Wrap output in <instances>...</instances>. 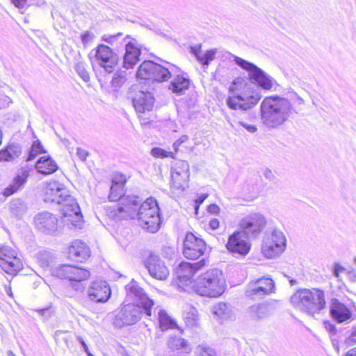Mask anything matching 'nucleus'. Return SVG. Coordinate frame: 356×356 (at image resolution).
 I'll list each match as a JSON object with an SVG mask.
<instances>
[{
	"mask_svg": "<svg viewBox=\"0 0 356 356\" xmlns=\"http://www.w3.org/2000/svg\"><path fill=\"white\" fill-rule=\"evenodd\" d=\"M120 213H124L121 218H137L139 225L147 232L156 233L160 229L159 207L155 199L147 198L141 203L138 196H127L121 199Z\"/></svg>",
	"mask_w": 356,
	"mask_h": 356,
	"instance_id": "f257e3e1",
	"label": "nucleus"
},
{
	"mask_svg": "<svg viewBox=\"0 0 356 356\" xmlns=\"http://www.w3.org/2000/svg\"><path fill=\"white\" fill-rule=\"evenodd\" d=\"M44 200L59 204L65 222L74 228H81L83 216L80 207L64 184L57 181L48 183L44 189Z\"/></svg>",
	"mask_w": 356,
	"mask_h": 356,
	"instance_id": "f03ea898",
	"label": "nucleus"
},
{
	"mask_svg": "<svg viewBox=\"0 0 356 356\" xmlns=\"http://www.w3.org/2000/svg\"><path fill=\"white\" fill-rule=\"evenodd\" d=\"M293 111L291 102L279 95L266 97L260 105L261 123L269 129H276L284 124Z\"/></svg>",
	"mask_w": 356,
	"mask_h": 356,
	"instance_id": "7ed1b4c3",
	"label": "nucleus"
},
{
	"mask_svg": "<svg viewBox=\"0 0 356 356\" xmlns=\"http://www.w3.org/2000/svg\"><path fill=\"white\" fill-rule=\"evenodd\" d=\"M232 94L226 99L227 106L234 111L246 112L254 108L261 99V91L241 77L235 79L229 88Z\"/></svg>",
	"mask_w": 356,
	"mask_h": 356,
	"instance_id": "20e7f679",
	"label": "nucleus"
},
{
	"mask_svg": "<svg viewBox=\"0 0 356 356\" xmlns=\"http://www.w3.org/2000/svg\"><path fill=\"white\" fill-rule=\"evenodd\" d=\"M290 302L293 307L312 316L326 307L325 291L318 288L299 289L291 296Z\"/></svg>",
	"mask_w": 356,
	"mask_h": 356,
	"instance_id": "39448f33",
	"label": "nucleus"
},
{
	"mask_svg": "<svg viewBox=\"0 0 356 356\" xmlns=\"http://www.w3.org/2000/svg\"><path fill=\"white\" fill-rule=\"evenodd\" d=\"M192 288L200 296L216 298L225 291L226 282L222 272L213 268L199 275L194 281Z\"/></svg>",
	"mask_w": 356,
	"mask_h": 356,
	"instance_id": "423d86ee",
	"label": "nucleus"
},
{
	"mask_svg": "<svg viewBox=\"0 0 356 356\" xmlns=\"http://www.w3.org/2000/svg\"><path fill=\"white\" fill-rule=\"evenodd\" d=\"M234 61L238 66L248 72V79L252 83H256L266 90H275L274 87L277 86L276 80L263 70L254 63L236 56H234Z\"/></svg>",
	"mask_w": 356,
	"mask_h": 356,
	"instance_id": "0eeeda50",
	"label": "nucleus"
},
{
	"mask_svg": "<svg viewBox=\"0 0 356 356\" xmlns=\"http://www.w3.org/2000/svg\"><path fill=\"white\" fill-rule=\"evenodd\" d=\"M173 73H176L174 65L170 64L165 67L152 60H145L137 71V77L141 79L163 82L168 81Z\"/></svg>",
	"mask_w": 356,
	"mask_h": 356,
	"instance_id": "6e6552de",
	"label": "nucleus"
},
{
	"mask_svg": "<svg viewBox=\"0 0 356 356\" xmlns=\"http://www.w3.org/2000/svg\"><path fill=\"white\" fill-rule=\"evenodd\" d=\"M286 243L284 233L280 229H274L270 235L264 238L261 253L266 258H275L284 252Z\"/></svg>",
	"mask_w": 356,
	"mask_h": 356,
	"instance_id": "1a4fd4ad",
	"label": "nucleus"
},
{
	"mask_svg": "<svg viewBox=\"0 0 356 356\" xmlns=\"http://www.w3.org/2000/svg\"><path fill=\"white\" fill-rule=\"evenodd\" d=\"M266 223V218L263 214L252 213L243 217L239 225L241 232L247 237L255 238L263 231Z\"/></svg>",
	"mask_w": 356,
	"mask_h": 356,
	"instance_id": "9d476101",
	"label": "nucleus"
},
{
	"mask_svg": "<svg viewBox=\"0 0 356 356\" xmlns=\"http://www.w3.org/2000/svg\"><path fill=\"white\" fill-rule=\"evenodd\" d=\"M51 274L60 279L81 282L89 278V270L69 264H60L52 268Z\"/></svg>",
	"mask_w": 356,
	"mask_h": 356,
	"instance_id": "9b49d317",
	"label": "nucleus"
},
{
	"mask_svg": "<svg viewBox=\"0 0 356 356\" xmlns=\"http://www.w3.org/2000/svg\"><path fill=\"white\" fill-rule=\"evenodd\" d=\"M0 268L10 275H15L22 268L16 251L8 245H0Z\"/></svg>",
	"mask_w": 356,
	"mask_h": 356,
	"instance_id": "f8f14e48",
	"label": "nucleus"
},
{
	"mask_svg": "<svg viewBox=\"0 0 356 356\" xmlns=\"http://www.w3.org/2000/svg\"><path fill=\"white\" fill-rule=\"evenodd\" d=\"M183 245L184 256L192 260L199 259L204 254L207 249L204 241L191 232L186 233Z\"/></svg>",
	"mask_w": 356,
	"mask_h": 356,
	"instance_id": "ddd939ff",
	"label": "nucleus"
},
{
	"mask_svg": "<svg viewBox=\"0 0 356 356\" xmlns=\"http://www.w3.org/2000/svg\"><path fill=\"white\" fill-rule=\"evenodd\" d=\"M274 288L273 280L264 277L250 282L245 294L252 299H260L273 292Z\"/></svg>",
	"mask_w": 356,
	"mask_h": 356,
	"instance_id": "4468645a",
	"label": "nucleus"
},
{
	"mask_svg": "<svg viewBox=\"0 0 356 356\" xmlns=\"http://www.w3.org/2000/svg\"><path fill=\"white\" fill-rule=\"evenodd\" d=\"M143 312L144 310L141 305H124L117 315L115 323L120 326L133 325L140 319Z\"/></svg>",
	"mask_w": 356,
	"mask_h": 356,
	"instance_id": "2eb2a0df",
	"label": "nucleus"
},
{
	"mask_svg": "<svg viewBox=\"0 0 356 356\" xmlns=\"http://www.w3.org/2000/svg\"><path fill=\"white\" fill-rule=\"evenodd\" d=\"M127 296L136 298V303L141 305L144 313L148 316H152V307L154 305V301L150 299L144 292L143 289L139 286L135 281H131L126 286Z\"/></svg>",
	"mask_w": 356,
	"mask_h": 356,
	"instance_id": "dca6fc26",
	"label": "nucleus"
},
{
	"mask_svg": "<svg viewBox=\"0 0 356 356\" xmlns=\"http://www.w3.org/2000/svg\"><path fill=\"white\" fill-rule=\"evenodd\" d=\"M95 58L98 64L108 73L114 71L118 61L116 54L108 46L102 44L95 49Z\"/></svg>",
	"mask_w": 356,
	"mask_h": 356,
	"instance_id": "f3484780",
	"label": "nucleus"
},
{
	"mask_svg": "<svg viewBox=\"0 0 356 356\" xmlns=\"http://www.w3.org/2000/svg\"><path fill=\"white\" fill-rule=\"evenodd\" d=\"M189 165L185 161H177L171 170V187L183 191L189 180Z\"/></svg>",
	"mask_w": 356,
	"mask_h": 356,
	"instance_id": "a211bd4d",
	"label": "nucleus"
},
{
	"mask_svg": "<svg viewBox=\"0 0 356 356\" xmlns=\"http://www.w3.org/2000/svg\"><path fill=\"white\" fill-rule=\"evenodd\" d=\"M87 293L89 299L97 303L106 302L111 296V287L108 282L104 280L92 282Z\"/></svg>",
	"mask_w": 356,
	"mask_h": 356,
	"instance_id": "6ab92c4d",
	"label": "nucleus"
},
{
	"mask_svg": "<svg viewBox=\"0 0 356 356\" xmlns=\"http://www.w3.org/2000/svg\"><path fill=\"white\" fill-rule=\"evenodd\" d=\"M145 266L150 275L159 280H165L169 275V270L164 261L157 255L150 254L145 261Z\"/></svg>",
	"mask_w": 356,
	"mask_h": 356,
	"instance_id": "aec40b11",
	"label": "nucleus"
},
{
	"mask_svg": "<svg viewBox=\"0 0 356 356\" xmlns=\"http://www.w3.org/2000/svg\"><path fill=\"white\" fill-rule=\"evenodd\" d=\"M126 182L125 177L123 175H120L118 177H115L112 180V185L110 188V194L108 195V200L111 202H115L119 200L118 204L113 207V216L119 219L122 218V215L124 213H120L118 208L121 206V199L128 195H124V184Z\"/></svg>",
	"mask_w": 356,
	"mask_h": 356,
	"instance_id": "412c9836",
	"label": "nucleus"
},
{
	"mask_svg": "<svg viewBox=\"0 0 356 356\" xmlns=\"http://www.w3.org/2000/svg\"><path fill=\"white\" fill-rule=\"evenodd\" d=\"M226 246L232 253L242 256L246 255L250 250V244L242 238V232L238 231L229 237Z\"/></svg>",
	"mask_w": 356,
	"mask_h": 356,
	"instance_id": "4be33fe9",
	"label": "nucleus"
},
{
	"mask_svg": "<svg viewBox=\"0 0 356 356\" xmlns=\"http://www.w3.org/2000/svg\"><path fill=\"white\" fill-rule=\"evenodd\" d=\"M330 316L338 323H341L351 318L350 309L337 298H333L330 302Z\"/></svg>",
	"mask_w": 356,
	"mask_h": 356,
	"instance_id": "5701e85b",
	"label": "nucleus"
},
{
	"mask_svg": "<svg viewBox=\"0 0 356 356\" xmlns=\"http://www.w3.org/2000/svg\"><path fill=\"white\" fill-rule=\"evenodd\" d=\"M35 224L43 232L53 233L57 230L58 219L51 213L42 212L35 216Z\"/></svg>",
	"mask_w": 356,
	"mask_h": 356,
	"instance_id": "b1692460",
	"label": "nucleus"
},
{
	"mask_svg": "<svg viewBox=\"0 0 356 356\" xmlns=\"http://www.w3.org/2000/svg\"><path fill=\"white\" fill-rule=\"evenodd\" d=\"M176 73H173L172 80L169 85V90L177 95H182L188 89L191 81L186 73H181V70L175 66Z\"/></svg>",
	"mask_w": 356,
	"mask_h": 356,
	"instance_id": "393cba45",
	"label": "nucleus"
},
{
	"mask_svg": "<svg viewBox=\"0 0 356 356\" xmlns=\"http://www.w3.org/2000/svg\"><path fill=\"white\" fill-rule=\"evenodd\" d=\"M205 265L204 259L195 263L181 262L177 270V277L180 282L189 281L195 273Z\"/></svg>",
	"mask_w": 356,
	"mask_h": 356,
	"instance_id": "a878e982",
	"label": "nucleus"
},
{
	"mask_svg": "<svg viewBox=\"0 0 356 356\" xmlns=\"http://www.w3.org/2000/svg\"><path fill=\"white\" fill-rule=\"evenodd\" d=\"M154 98L149 92L139 91L133 98V104L136 112L143 113L152 110Z\"/></svg>",
	"mask_w": 356,
	"mask_h": 356,
	"instance_id": "bb28decb",
	"label": "nucleus"
},
{
	"mask_svg": "<svg viewBox=\"0 0 356 356\" xmlns=\"http://www.w3.org/2000/svg\"><path fill=\"white\" fill-rule=\"evenodd\" d=\"M90 251L87 244L82 241L75 240L68 248V257L72 260L83 261L90 257Z\"/></svg>",
	"mask_w": 356,
	"mask_h": 356,
	"instance_id": "cd10ccee",
	"label": "nucleus"
},
{
	"mask_svg": "<svg viewBox=\"0 0 356 356\" xmlns=\"http://www.w3.org/2000/svg\"><path fill=\"white\" fill-rule=\"evenodd\" d=\"M140 54L141 51L136 45V41L135 40L129 41L125 44L124 67L126 69L132 68L139 61Z\"/></svg>",
	"mask_w": 356,
	"mask_h": 356,
	"instance_id": "c85d7f7f",
	"label": "nucleus"
},
{
	"mask_svg": "<svg viewBox=\"0 0 356 356\" xmlns=\"http://www.w3.org/2000/svg\"><path fill=\"white\" fill-rule=\"evenodd\" d=\"M274 310L275 307L273 304L264 302L250 306L248 312L252 320L259 321L270 316Z\"/></svg>",
	"mask_w": 356,
	"mask_h": 356,
	"instance_id": "c756f323",
	"label": "nucleus"
},
{
	"mask_svg": "<svg viewBox=\"0 0 356 356\" xmlns=\"http://www.w3.org/2000/svg\"><path fill=\"white\" fill-rule=\"evenodd\" d=\"M29 175V170L26 168H22L20 172L14 178L13 182L5 188L3 195L8 197L20 190L26 182Z\"/></svg>",
	"mask_w": 356,
	"mask_h": 356,
	"instance_id": "7c9ffc66",
	"label": "nucleus"
},
{
	"mask_svg": "<svg viewBox=\"0 0 356 356\" xmlns=\"http://www.w3.org/2000/svg\"><path fill=\"white\" fill-rule=\"evenodd\" d=\"M37 171L44 175H49L58 170V165L50 156H41L35 163Z\"/></svg>",
	"mask_w": 356,
	"mask_h": 356,
	"instance_id": "2f4dec72",
	"label": "nucleus"
},
{
	"mask_svg": "<svg viewBox=\"0 0 356 356\" xmlns=\"http://www.w3.org/2000/svg\"><path fill=\"white\" fill-rule=\"evenodd\" d=\"M22 154V147L18 144L10 145L6 149L0 151V161H11Z\"/></svg>",
	"mask_w": 356,
	"mask_h": 356,
	"instance_id": "473e14b6",
	"label": "nucleus"
},
{
	"mask_svg": "<svg viewBox=\"0 0 356 356\" xmlns=\"http://www.w3.org/2000/svg\"><path fill=\"white\" fill-rule=\"evenodd\" d=\"M158 320L159 327L162 331L173 329L177 327L176 322L163 309H161L159 312Z\"/></svg>",
	"mask_w": 356,
	"mask_h": 356,
	"instance_id": "72a5a7b5",
	"label": "nucleus"
},
{
	"mask_svg": "<svg viewBox=\"0 0 356 356\" xmlns=\"http://www.w3.org/2000/svg\"><path fill=\"white\" fill-rule=\"evenodd\" d=\"M213 314L221 319L229 317V307L225 302H218L213 307Z\"/></svg>",
	"mask_w": 356,
	"mask_h": 356,
	"instance_id": "f704fd0d",
	"label": "nucleus"
},
{
	"mask_svg": "<svg viewBox=\"0 0 356 356\" xmlns=\"http://www.w3.org/2000/svg\"><path fill=\"white\" fill-rule=\"evenodd\" d=\"M167 345L172 350L184 349L186 350L187 341L180 337H170Z\"/></svg>",
	"mask_w": 356,
	"mask_h": 356,
	"instance_id": "c9c22d12",
	"label": "nucleus"
},
{
	"mask_svg": "<svg viewBox=\"0 0 356 356\" xmlns=\"http://www.w3.org/2000/svg\"><path fill=\"white\" fill-rule=\"evenodd\" d=\"M184 319L188 326H195L198 321L197 309L193 307H188V311L185 312Z\"/></svg>",
	"mask_w": 356,
	"mask_h": 356,
	"instance_id": "e433bc0d",
	"label": "nucleus"
},
{
	"mask_svg": "<svg viewBox=\"0 0 356 356\" xmlns=\"http://www.w3.org/2000/svg\"><path fill=\"white\" fill-rule=\"evenodd\" d=\"M45 152L40 141H34L26 158L27 161L33 160L39 154Z\"/></svg>",
	"mask_w": 356,
	"mask_h": 356,
	"instance_id": "4c0bfd02",
	"label": "nucleus"
},
{
	"mask_svg": "<svg viewBox=\"0 0 356 356\" xmlns=\"http://www.w3.org/2000/svg\"><path fill=\"white\" fill-rule=\"evenodd\" d=\"M216 52V49L208 50L202 54L201 56H198V61L203 65H208L210 62L214 60Z\"/></svg>",
	"mask_w": 356,
	"mask_h": 356,
	"instance_id": "58836bf2",
	"label": "nucleus"
},
{
	"mask_svg": "<svg viewBox=\"0 0 356 356\" xmlns=\"http://www.w3.org/2000/svg\"><path fill=\"white\" fill-rule=\"evenodd\" d=\"M151 155L156 159H164L170 157L175 159V154L172 152L166 151L161 147H154L151 149Z\"/></svg>",
	"mask_w": 356,
	"mask_h": 356,
	"instance_id": "ea45409f",
	"label": "nucleus"
},
{
	"mask_svg": "<svg viewBox=\"0 0 356 356\" xmlns=\"http://www.w3.org/2000/svg\"><path fill=\"white\" fill-rule=\"evenodd\" d=\"M85 65V63L83 62H78L75 65V70L85 82H88L90 81V74L86 70Z\"/></svg>",
	"mask_w": 356,
	"mask_h": 356,
	"instance_id": "a19ab883",
	"label": "nucleus"
},
{
	"mask_svg": "<svg viewBox=\"0 0 356 356\" xmlns=\"http://www.w3.org/2000/svg\"><path fill=\"white\" fill-rule=\"evenodd\" d=\"M126 81L124 72H117L114 74L111 81L113 87H120Z\"/></svg>",
	"mask_w": 356,
	"mask_h": 356,
	"instance_id": "79ce46f5",
	"label": "nucleus"
},
{
	"mask_svg": "<svg viewBox=\"0 0 356 356\" xmlns=\"http://www.w3.org/2000/svg\"><path fill=\"white\" fill-rule=\"evenodd\" d=\"M37 312L40 316H43L45 320L51 318L54 314V311L51 307L40 309H38Z\"/></svg>",
	"mask_w": 356,
	"mask_h": 356,
	"instance_id": "37998d69",
	"label": "nucleus"
},
{
	"mask_svg": "<svg viewBox=\"0 0 356 356\" xmlns=\"http://www.w3.org/2000/svg\"><path fill=\"white\" fill-rule=\"evenodd\" d=\"M199 356H217L216 351L210 347L202 348Z\"/></svg>",
	"mask_w": 356,
	"mask_h": 356,
	"instance_id": "c03bdc74",
	"label": "nucleus"
},
{
	"mask_svg": "<svg viewBox=\"0 0 356 356\" xmlns=\"http://www.w3.org/2000/svg\"><path fill=\"white\" fill-rule=\"evenodd\" d=\"M93 38L94 35L89 31H86L81 35V41L83 45L88 44Z\"/></svg>",
	"mask_w": 356,
	"mask_h": 356,
	"instance_id": "a18cd8bd",
	"label": "nucleus"
},
{
	"mask_svg": "<svg viewBox=\"0 0 356 356\" xmlns=\"http://www.w3.org/2000/svg\"><path fill=\"white\" fill-rule=\"evenodd\" d=\"M76 154L79 158V159L81 161H85L87 159V157L88 156V152L86 150H85L81 147H78L76 149Z\"/></svg>",
	"mask_w": 356,
	"mask_h": 356,
	"instance_id": "49530a36",
	"label": "nucleus"
},
{
	"mask_svg": "<svg viewBox=\"0 0 356 356\" xmlns=\"http://www.w3.org/2000/svg\"><path fill=\"white\" fill-rule=\"evenodd\" d=\"M122 35V33H119L116 35H104L103 37H102V40L108 42V43H110L111 44H113V42L114 40L117 38H119L120 36H121Z\"/></svg>",
	"mask_w": 356,
	"mask_h": 356,
	"instance_id": "de8ad7c7",
	"label": "nucleus"
},
{
	"mask_svg": "<svg viewBox=\"0 0 356 356\" xmlns=\"http://www.w3.org/2000/svg\"><path fill=\"white\" fill-rule=\"evenodd\" d=\"M346 343L348 346L356 343V327L353 328L350 336L346 340Z\"/></svg>",
	"mask_w": 356,
	"mask_h": 356,
	"instance_id": "09e8293b",
	"label": "nucleus"
},
{
	"mask_svg": "<svg viewBox=\"0 0 356 356\" xmlns=\"http://www.w3.org/2000/svg\"><path fill=\"white\" fill-rule=\"evenodd\" d=\"M345 268L341 266L338 264H335L333 270V274L334 277H337L338 280H340V273L343 272Z\"/></svg>",
	"mask_w": 356,
	"mask_h": 356,
	"instance_id": "8fccbe9b",
	"label": "nucleus"
},
{
	"mask_svg": "<svg viewBox=\"0 0 356 356\" xmlns=\"http://www.w3.org/2000/svg\"><path fill=\"white\" fill-rule=\"evenodd\" d=\"M264 177L269 181H275L276 179L275 175L270 169H266L264 172Z\"/></svg>",
	"mask_w": 356,
	"mask_h": 356,
	"instance_id": "3c124183",
	"label": "nucleus"
},
{
	"mask_svg": "<svg viewBox=\"0 0 356 356\" xmlns=\"http://www.w3.org/2000/svg\"><path fill=\"white\" fill-rule=\"evenodd\" d=\"M238 123L250 133H254L257 130V128L254 125L248 124L243 122H238Z\"/></svg>",
	"mask_w": 356,
	"mask_h": 356,
	"instance_id": "603ef678",
	"label": "nucleus"
},
{
	"mask_svg": "<svg viewBox=\"0 0 356 356\" xmlns=\"http://www.w3.org/2000/svg\"><path fill=\"white\" fill-rule=\"evenodd\" d=\"M207 211L212 214H218L220 212V207L217 204H211L208 207Z\"/></svg>",
	"mask_w": 356,
	"mask_h": 356,
	"instance_id": "864d4df0",
	"label": "nucleus"
},
{
	"mask_svg": "<svg viewBox=\"0 0 356 356\" xmlns=\"http://www.w3.org/2000/svg\"><path fill=\"white\" fill-rule=\"evenodd\" d=\"M12 3L17 8H24L27 0H11Z\"/></svg>",
	"mask_w": 356,
	"mask_h": 356,
	"instance_id": "5fc2aeb1",
	"label": "nucleus"
},
{
	"mask_svg": "<svg viewBox=\"0 0 356 356\" xmlns=\"http://www.w3.org/2000/svg\"><path fill=\"white\" fill-rule=\"evenodd\" d=\"M209 226L212 229H216L219 227V221L216 218H213L209 222Z\"/></svg>",
	"mask_w": 356,
	"mask_h": 356,
	"instance_id": "6e6d98bb",
	"label": "nucleus"
},
{
	"mask_svg": "<svg viewBox=\"0 0 356 356\" xmlns=\"http://www.w3.org/2000/svg\"><path fill=\"white\" fill-rule=\"evenodd\" d=\"M325 328L331 333L332 334H335L336 333V328H335V326L329 323V322H325Z\"/></svg>",
	"mask_w": 356,
	"mask_h": 356,
	"instance_id": "4d7b16f0",
	"label": "nucleus"
},
{
	"mask_svg": "<svg viewBox=\"0 0 356 356\" xmlns=\"http://www.w3.org/2000/svg\"><path fill=\"white\" fill-rule=\"evenodd\" d=\"M208 195L207 194H200L197 199L195 200V203L197 204H201L203 203V202L207 198Z\"/></svg>",
	"mask_w": 356,
	"mask_h": 356,
	"instance_id": "13d9d810",
	"label": "nucleus"
},
{
	"mask_svg": "<svg viewBox=\"0 0 356 356\" xmlns=\"http://www.w3.org/2000/svg\"><path fill=\"white\" fill-rule=\"evenodd\" d=\"M77 340L81 344L84 351L88 354V353H90L89 351V349L87 346V344L86 343V342L83 341V339L81 337H77Z\"/></svg>",
	"mask_w": 356,
	"mask_h": 356,
	"instance_id": "bf43d9fd",
	"label": "nucleus"
},
{
	"mask_svg": "<svg viewBox=\"0 0 356 356\" xmlns=\"http://www.w3.org/2000/svg\"><path fill=\"white\" fill-rule=\"evenodd\" d=\"M191 53L195 56L197 60H198V56H202V52L200 49L196 47H191Z\"/></svg>",
	"mask_w": 356,
	"mask_h": 356,
	"instance_id": "052dcab7",
	"label": "nucleus"
},
{
	"mask_svg": "<svg viewBox=\"0 0 356 356\" xmlns=\"http://www.w3.org/2000/svg\"><path fill=\"white\" fill-rule=\"evenodd\" d=\"M346 356H356V348H352L348 350Z\"/></svg>",
	"mask_w": 356,
	"mask_h": 356,
	"instance_id": "680f3d73",
	"label": "nucleus"
},
{
	"mask_svg": "<svg viewBox=\"0 0 356 356\" xmlns=\"http://www.w3.org/2000/svg\"><path fill=\"white\" fill-rule=\"evenodd\" d=\"M188 137L186 135L181 136L177 140L181 145L188 140Z\"/></svg>",
	"mask_w": 356,
	"mask_h": 356,
	"instance_id": "e2e57ef3",
	"label": "nucleus"
},
{
	"mask_svg": "<svg viewBox=\"0 0 356 356\" xmlns=\"http://www.w3.org/2000/svg\"><path fill=\"white\" fill-rule=\"evenodd\" d=\"M181 145V143H179V141L177 140L173 143V148L175 150V152L178 151L179 147Z\"/></svg>",
	"mask_w": 356,
	"mask_h": 356,
	"instance_id": "0e129e2a",
	"label": "nucleus"
},
{
	"mask_svg": "<svg viewBox=\"0 0 356 356\" xmlns=\"http://www.w3.org/2000/svg\"><path fill=\"white\" fill-rule=\"evenodd\" d=\"M6 291L9 296H10V297L13 296V292L11 290V287L10 286L6 289Z\"/></svg>",
	"mask_w": 356,
	"mask_h": 356,
	"instance_id": "69168bd1",
	"label": "nucleus"
},
{
	"mask_svg": "<svg viewBox=\"0 0 356 356\" xmlns=\"http://www.w3.org/2000/svg\"><path fill=\"white\" fill-rule=\"evenodd\" d=\"M297 99H298V104H300V105L304 104L305 101L302 97H300V96H298Z\"/></svg>",
	"mask_w": 356,
	"mask_h": 356,
	"instance_id": "338daca9",
	"label": "nucleus"
},
{
	"mask_svg": "<svg viewBox=\"0 0 356 356\" xmlns=\"http://www.w3.org/2000/svg\"><path fill=\"white\" fill-rule=\"evenodd\" d=\"M7 355L8 356H16L15 354L11 350L8 351Z\"/></svg>",
	"mask_w": 356,
	"mask_h": 356,
	"instance_id": "774afa93",
	"label": "nucleus"
}]
</instances>
